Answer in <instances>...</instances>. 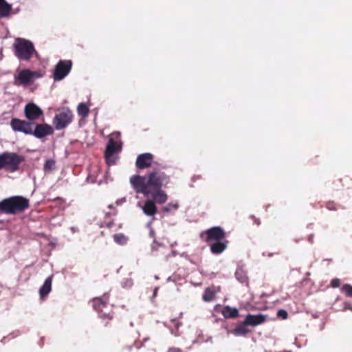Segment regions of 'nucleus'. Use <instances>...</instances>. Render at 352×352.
<instances>
[{"mask_svg": "<svg viewBox=\"0 0 352 352\" xmlns=\"http://www.w3.org/2000/svg\"><path fill=\"white\" fill-rule=\"evenodd\" d=\"M168 179L163 173L155 172L148 177L133 176L130 182L137 192H142L145 197L152 195L154 202L164 204L167 201L166 194L160 190L161 187L168 184Z\"/></svg>", "mask_w": 352, "mask_h": 352, "instance_id": "1", "label": "nucleus"}, {"mask_svg": "<svg viewBox=\"0 0 352 352\" xmlns=\"http://www.w3.org/2000/svg\"><path fill=\"white\" fill-rule=\"evenodd\" d=\"M28 207V200L21 196L12 197L0 202V210L8 214L23 211Z\"/></svg>", "mask_w": 352, "mask_h": 352, "instance_id": "2", "label": "nucleus"}, {"mask_svg": "<svg viewBox=\"0 0 352 352\" xmlns=\"http://www.w3.org/2000/svg\"><path fill=\"white\" fill-rule=\"evenodd\" d=\"M122 148L120 132L113 133L109 140L105 150V159L109 165L114 164L116 162V154L119 153Z\"/></svg>", "mask_w": 352, "mask_h": 352, "instance_id": "3", "label": "nucleus"}, {"mask_svg": "<svg viewBox=\"0 0 352 352\" xmlns=\"http://www.w3.org/2000/svg\"><path fill=\"white\" fill-rule=\"evenodd\" d=\"M24 161L22 155L13 152H3L0 154V170L6 168L8 171L15 172L19 170V165Z\"/></svg>", "mask_w": 352, "mask_h": 352, "instance_id": "4", "label": "nucleus"}, {"mask_svg": "<svg viewBox=\"0 0 352 352\" xmlns=\"http://www.w3.org/2000/svg\"><path fill=\"white\" fill-rule=\"evenodd\" d=\"M43 76L40 71H32L28 69H21L14 76V85L27 87L32 85L35 80Z\"/></svg>", "mask_w": 352, "mask_h": 352, "instance_id": "5", "label": "nucleus"}, {"mask_svg": "<svg viewBox=\"0 0 352 352\" xmlns=\"http://www.w3.org/2000/svg\"><path fill=\"white\" fill-rule=\"evenodd\" d=\"M15 55L21 60H28L36 52L33 44L24 38H17L14 43Z\"/></svg>", "mask_w": 352, "mask_h": 352, "instance_id": "6", "label": "nucleus"}, {"mask_svg": "<svg viewBox=\"0 0 352 352\" xmlns=\"http://www.w3.org/2000/svg\"><path fill=\"white\" fill-rule=\"evenodd\" d=\"M72 120V111L68 109H63L54 117L53 124L57 130H60L65 128Z\"/></svg>", "mask_w": 352, "mask_h": 352, "instance_id": "7", "label": "nucleus"}, {"mask_svg": "<svg viewBox=\"0 0 352 352\" xmlns=\"http://www.w3.org/2000/svg\"><path fill=\"white\" fill-rule=\"evenodd\" d=\"M71 60H60L55 67L53 78L55 81L63 80L72 69Z\"/></svg>", "mask_w": 352, "mask_h": 352, "instance_id": "8", "label": "nucleus"}, {"mask_svg": "<svg viewBox=\"0 0 352 352\" xmlns=\"http://www.w3.org/2000/svg\"><path fill=\"white\" fill-rule=\"evenodd\" d=\"M206 241L208 243L218 242L225 236L223 230L219 227H214L206 231Z\"/></svg>", "mask_w": 352, "mask_h": 352, "instance_id": "9", "label": "nucleus"}, {"mask_svg": "<svg viewBox=\"0 0 352 352\" xmlns=\"http://www.w3.org/2000/svg\"><path fill=\"white\" fill-rule=\"evenodd\" d=\"M11 126L14 131L23 132L25 134H32L31 124L19 119H12Z\"/></svg>", "mask_w": 352, "mask_h": 352, "instance_id": "10", "label": "nucleus"}, {"mask_svg": "<svg viewBox=\"0 0 352 352\" xmlns=\"http://www.w3.org/2000/svg\"><path fill=\"white\" fill-rule=\"evenodd\" d=\"M138 206L142 209L145 215L154 219V216L157 213V209L153 200L147 199L144 204L138 202Z\"/></svg>", "mask_w": 352, "mask_h": 352, "instance_id": "11", "label": "nucleus"}, {"mask_svg": "<svg viewBox=\"0 0 352 352\" xmlns=\"http://www.w3.org/2000/svg\"><path fill=\"white\" fill-rule=\"evenodd\" d=\"M43 113V111L35 104H28L25 107V114L30 120H36Z\"/></svg>", "mask_w": 352, "mask_h": 352, "instance_id": "12", "label": "nucleus"}, {"mask_svg": "<svg viewBox=\"0 0 352 352\" xmlns=\"http://www.w3.org/2000/svg\"><path fill=\"white\" fill-rule=\"evenodd\" d=\"M52 131V128L47 124H37L32 133L37 138H42L51 134Z\"/></svg>", "mask_w": 352, "mask_h": 352, "instance_id": "13", "label": "nucleus"}, {"mask_svg": "<svg viewBox=\"0 0 352 352\" xmlns=\"http://www.w3.org/2000/svg\"><path fill=\"white\" fill-rule=\"evenodd\" d=\"M153 155L151 153H143L140 155L136 160V165L139 168H145L151 164Z\"/></svg>", "mask_w": 352, "mask_h": 352, "instance_id": "14", "label": "nucleus"}, {"mask_svg": "<svg viewBox=\"0 0 352 352\" xmlns=\"http://www.w3.org/2000/svg\"><path fill=\"white\" fill-rule=\"evenodd\" d=\"M266 316L262 314L252 315L248 314L245 319V324L256 326L265 321Z\"/></svg>", "mask_w": 352, "mask_h": 352, "instance_id": "15", "label": "nucleus"}, {"mask_svg": "<svg viewBox=\"0 0 352 352\" xmlns=\"http://www.w3.org/2000/svg\"><path fill=\"white\" fill-rule=\"evenodd\" d=\"M52 276H49L45 280L43 285L41 287L39 290V294L41 298L47 296L52 289Z\"/></svg>", "mask_w": 352, "mask_h": 352, "instance_id": "16", "label": "nucleus"}, {"mask_svg": "<svg viewBox=\"0 0 352 352\" xmlns=\"http://www.w3.org/2000/svg\"><path fill=\"white\" fill-rule=\"evenodd\" d=\"M222 314L225 318H236L239 315V311L236 308L226 306L222 311Z\"/></svg>", "mask_w": 352, "mask_h": 352, "instance_id": "17", "label": "nucleus"}, {"mask_svg": "<svg viewBox=\"0 0 352 352\" xmlns=\"http://www.w3.org/2000/svg\"><path fill=\"white\" fill-rule=\"evenodd\" d=\"M226 247L227 245L226 243L218 241L211 244L210 250L214 254H220L226 250Z\"/></svg>", "mask_w": 352, "mask_h": 352, "instance_id": "18", "label": "nucleus"}, {"mask_svg": "<svg viewBox=\"0 0 352 352\" xmlns=\"http://www.w3.org/2000/svg\"><path fill=\"white\" fill-rule=\"evenodd\" d=\"M107 296H104L102 298H96L93 300V307L94 308L98 311H102V307H104L105 302L107 300Z\"/></svg>", "mask_w": 352, "mask_h": 352, "instance_id": "19", "label": "nucleus"}, {"mask_svg": "<svg viewBox=\"0 0 352 352\" xmlns=\"http://www.w3.org/2000/svg\"><path fill=\"white\" fill-rule=\"evenodd\" d=\"M10 6L5 0H0V16H6L10 14Z\"/></svg>", "mask_w": 352, "mask_h": 352, "instance_id": "20", "label": "nucleus"}, {"mask_svg": "<svg viewBox=\"0 0 352 352\" xmlns=\"http://www.w3.org/2000/svg\"><path fill=\"white\" fill-rule=\"evenodd\" d=\"M77 111L80 116L86 118L89 112L88 107L84 103H80L77 107Z\"/></svg>", "mask_w": 352, "mask_h": 352, "instance_id": "21", "label": "nucleus"}, {"mask_svg": "<svg viewBox=\"0 0 352 352\" xmlns=\"http://www.w3.org/2000/svg\"><path fill=\"white\" fill-rule=\"evenodd\" d=\"M245 325L246 324H245L244 322L243 324L238 326L233 330V333L235 336H243L246 334L248 332V329H247Z\"/></svg>", "mask_w": 352, "mask_h": 352, "instance_id": "22", "label": "nucleus"}, {"mask_svg": "<svg viewBox=\"0 0 352 352\" xmlns=\"http://www.w3.org/2000/svg\"><path fill=\"white\" fill-rule=\"evenodd\" d=\"M113 239L119 245H124L127 241V238L123 234H116L113 236Z\"/></svg>", "mask_w": 352, "mask_h": 352, "instance_id": "23", "label": "nucleus"}, {"mask_svg": "<svg viewBox=\"0 0 352 352\" xmlns=\"http://www.w3.org/2000/svg\"><path fill=\"white\" fill-rule=\"evenodd\" d=\"M214 295L215 294L214 292H212L210 289H207L204 292L203 299L206 302L211 301L214 298Z\"/></svg>", "mask_w": 352, "mask_h": 352, "instance_id": "24", "label": "nucleus"}, {"mask_svg": "<svg viewBox=\"0 0 352 352\" xmlns=\"http://www.w3.org/2000/svg\"><path fill=\"white\" fill-rule=\"evenodd\" d=\"M55 166V162L52 160H48L45 162V164L44 165V171L45 172H49L52 170Z\"/></svg>", "mask_w": 352, "mask_h": 352, "instance_id": "25", "label": "nucleus"}, {"mask_svg": "<svg viewBox=\"0 0 352 352\" xmlns=\"http://www.w3.org/2000/svg\"><path fill=\"white\" fill-rule=\"evenodd\" d=\"M341 290L343 293H344L347 296H352V286L349 284H345L341 288Z\"/></svg>", "mask_w": 352, "mask_h": 352, "instance_id": "26", "label": "nucleus"}, {"mask_svg": "<svg viewBox=\"0 0 352 352\" xmlns=\"http://www.w3.org/2000/svg\"><path fill=\"white\" fill-rule=\"evenodd\" d=\"M236 277L241 282L244 283L246 280V276L243 274L241 270H237L236 271Z\"/></svg>", "mask_w": 352, "mask_h": 352, "instance_id": "27", "label": "nucleus"}, {"mask_svg": "<svg viewBox=\"0 0 352 352\" xmlns=\"http://www.w3.org/2000/svg\"><path fill=\"white\" fill-rule=\"evenodd\" d=\"M178 208V205L177 204H168L164 208V210L165 212H169L172 210H176Z\"/></svg>", "mask_w": 352, "mask_h": 352, "instance_id": "28", "label": "nucleus"}, {"mask_svg": "<svg viewBox=\"0 0 352 352\" xmlns=\"http://www.w3.org/2000/svg\"><path fill=\"white\" fill-rule=\"evenodd\" d=\"M277 316L283 319H286L288 316L287 312L284 309H279Z\"/></svg>", "mask_w": 352, "mask_h": 352, "instance_id": "29", "label": "nucleus"}, {"mask_svg": "<svg viewBox=\"0 0 352 352\" xmlns=\"http://www.w3.org/2000/svg\"><path fill=\"white\" fill-rule=\"evenodd\" d=\"M340 285V280L338 278L331 280V287H338Z\"/></svg>", "mask_w": 352, "mask_h": 352, "instance_id": "30", "label": "nucleus"}, {"mask_svg": "<svg viewBox=\"0 0 352 352\" xmlns=\"http://www.w3.org/2000/svg\"><path fill=\"white\" fill-rule=\"evenodd\" d=\"M133 281L131 278L126 279V281L124 283L123 287L129 288L132 286Z\"/></svg>", "mask_w": 352, "mask_h": 352, "instance_id": "31", "label": "nucleus"}, {"mask_svg": "<svg viewBox=\"0 0 352 352\" xmlns=\"http://www.w3.org/2000/svg\"><path fill=\"white\" fill-rule=\"evenodd\" d=\"M168 352H181V351L179 349L174 348V349H170L168 351Z\"/></svg>", "mask_w": 352, "mask_h": 352, "instance_id": "32", "label": "nucleus"}, {"mask_svg": "<svg viewBox=\"0 0 352 352\" xmlns=\"http://www.w3.org/2000/svg\"><path fill=\"white\" fill-rule=\"evenodd\" d=\"M124 201H125V199H120V200H119V201H116V204H119L120 203H122V202H124Z\"/></svg>", "mask_w": 352, "mask_h": 352, "instance_id": "33", "label": "nucleus"}, {"mask_svg": "<svg viewBox=\"0 0 352 352\" xmlns=\"http://www.w3.org/2000/svg\"><path fill=\"white\" fill-rule=\"evenodd\" d=\"M351 309V308L349 307V305H348L347 303H345L344 309Z\"/></svg>", "mask_w": 352, "mask_h": 352, "instance_id": "34", "label": "nucleus"}, {"mask_svg": "<svg viewBox=\"0 0 352 352\" xmlns=\"http://www.w3.org/2000/svg\"><path fill=\"white\" fill-rule=\"evenodd\" d=\"M157 288H156L154 291V294H153L154 296H155L157 294Z\"/></svg>", "mask_w": 352, "mask_h": 352, "instance_id": "35", "label": "nucleus"}]
</instances>
